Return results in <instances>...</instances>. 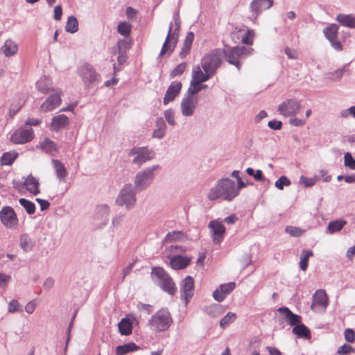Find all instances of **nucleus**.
I'll return each instance as SVG.
<instances>
[{"instance_id":"4468645a","label":"nucleus","mask_w":355,"mask_h":355,"mask_svg":"<svg viewBox=\"0 0 355 355\" xmlns=\"http://www.w3.org/2000/svg\"><path fill=\"white\" fill-rule=\"evenodd\" d=\"M198 98L192 95L184 97L181 103V111L184 116H191L198 105Z\"/></svg>"},{"instance_id":"0eeeda50","label":"nucleus","mask_w":355,"mask_h":355,"mask_svg":"<svg viewBox=\"0 0 355 355\" xmlns=\"http://www.w3.org/2000/svg\"><path fill=\"white\" fill-rule=\"evenodd\" d=\"M329 304V298L324 290L319 289L313 295L311 309L314 311H324Z\"/></svg>"},{"instance_id":"393cba45","label":"nucleus","mask_w":355,"mask_h":355,"mask_svg":"<svg viewBox=\"0 0 355 355\" xmlns=\"http://www.w3.org/2000/svg\"><path fill=\"white\" fill-rule=\"evenodd\" d=\"M69 124V119L64 114H60L53 118L51 122V128L55 131H58L64 128Z\"/></svg>"},{"instance_id":"8fccbe9b","label":"nucleus","mask_w":355,"mask_h":355,"mask_svg":"<svg viewBox=\"0 0 355 355\" xmlns=\"http://www.w3.org/2000/svg\"><path fill=\"white\" fill-rule=\"evenodd\" d=\"M187 68V63L186 62H182L181 64L176 66L175 68H174L170 73L171 78H175V76L182 75L184 71L186 70Z\"/></svg>"},{"instance_id":"0e129e2a","label":"nucleus","mask_w":355,"mask_h":355,"mask_svg":"<svg viewBox=\"0 0 355 355\" xmlns=\"http://www.w3.org/2000/svg\"><path fill=\"white\" fill-rule=\"evenodd\" d=\"M62 15V6L58 5L56 6L54 8V19L57 21H59L61 19Z\"/></svg>"},{"instance_id":"774afa93","label":"nucleus","mask_w":355,"mask_h":355,"mask_svg":"<svg viewBox=\"0 0 355 355\" xmlns=\"http://www.w3.org/2000/svg\"><path fill=\"white\" fill-rule=\"evenodd\" d=\"M290 124L293 126H303L305 124V121L293 117L290 119Z\"/></svg>"},{"instance_id":"6ab92c4d","label":"nucleus","mask_w":355,"mask_h":355,"mask_svg":"<svg viewBox=\"0 0 355 355\" xmlns=\"http://www.w3.org/2000/svg\"><path fill=\"white\" fill-rule=\"evenodd\" d=\"M234 282L222 284L213 293L214 298L218 302H222L235 288Z\"/></svg>"},{"instance_id":"603ef678","label":"nucleus","mask_w":355,"mask_h":355,"mask_svg":"<svg viewBox=\"0 0 355 355\" xmlns=\"http://www.w3.org/2000/svg\"><path fill=\"white\" fill-rule=\"evenodd\" d=\"M285 230L290 235L297 237L302 236L304 232V230L294 226H288Z\"/></svg>"},{"instance_id":"5701e85b","label":"nucleus","mask_w":355,"mask_h":355,"mask_svg":"<svg viewBox=\"0 0 355 355\" xmlns=\"http://www.w3.org/2000/svg\"><path fill=\"white\" fill-rule=\"evenodd\" d=\"M26 101V98L24 94H19L15 96L12 99V103L9 110L10 116H15L16 113L24 106Z\"/></svg>"},{"instance_id":"9d476101","label":"nucleus","mask_w":355,"mask_h":355,"mask_svg":"<svg viewBox=\"0 0 355 355\" xmlns=\"http://www.w3.org/2000/svg\"><path fill=\"white\" fill-rule=\"evenodd\" d=\"M135 201V195L130 185L125 186L116 199V203L119 205H125L128 208L132 206Z\"/></svg>"},{"instance_id":"4c0bfd02","label":"nucleus","mask_w":355,"mask_h":355,"mask_svg":"<svg viewBox=\"0 0 355 355\" xmlns=\"http://www.w3.org/2000/svg\"><path fill=\"white\" fill-rule=\"evenodd\" d=\"M39 148L49 153H52L57 150L55 144L49 138H45L40 143Z\"/></svg>"},{"instance_id":"7c9ffc66","label":"nucleus","mask_w":355,"mask_h":355,"mask_svg":"<svg viewBox=\"0 0 355 355\" xmlns=\"http://www.w3.org/2000/svg\"><path fill=\"white\" fill-rule=\"evenodd\" d=\"M140 347L135 343H128L123 345L117 346L116 348V355H125L128 353L137 351Z\"/></svg>"},{"instance_id":"a19ab883","label":"nucleus","mask_w":355,"mask_h":355,"mask_svg":"<svg viewBox=\"0 0 355 355\" xmlns=\"http://www.w3.org/2000/svg\"><path fill=\"white\" fill-rule=\"evenodd\" d=\"M53 164L58 178L59 179L64 180L67 175V172L64 164L57 159L53 160Z\"/></svg>"},{"instance_id":"b1692460","label":"nucleus","mask_w":355,"mask_h":355,"mask_svg":"<svg viewBox=\"0 0 355 355\" xmlns=\"http://www.w3.org/2000/svg\"><path fill=\"white\" fill-rule=\"evenodd\" d=\"M278 311L285 315L287 321L291 326H295L301 323V317L292 313L288 308L281 307L278 309Z\"/></svg>"},{"instance_id":"ea45409f","label":"nucleus","mask_w":355,"mask_h":355,"mask_svg":"<svg viewBox=\"0 0 355 355\" xmlns=\"http://www.w3.org/2000/svg\"><path fill=\"white\" fill-rule=\"evenodd\" d=\"M202 82L191 79L190 87L188 90L189 95H192L194 96V95L198 93L200 90L207 87V85H202Z\"/></svg>"},{"instance_id":"f704fd0d","label":"nucleus","mask_w":355,"mask_h":355,"mask_svg":"<svg viewBox=\"0 0 355 355\" xmlns=\"http://www.w3.org/2000/svg\"><path fill=\"white\" fill-rule=\"evenodd\" d=\"M151 275L153 279H156L159 281V283H162L165 280V279L169 277V275L160 267L153 268Z\"/></svg>"},{"instance_id":"680f3d73","label":"nucleus","mask_w":355,"mask_h":355,"mask_svg":"<svg viewBox=\"0 0 355 355\" xmlns=\"http://www.w3.org/2000/svg\"><path fill=\"white\" fill-rule=\"evenodd\" d=\"M300 182L303 183L306 187H312L315 183V180L314 179L308 178L304 176L301 177Z\"/></svg>"},{"instance_id":"a878e982","label":"nucleus","mask_w":355,"mask_h":355,"mask_svg":"<svg viewBox=\"0 0 355 355\" xmlns=\"http://www.w3.org/2000/svg\"><path fill=\"white\" fill-rule=\"evenodd\" d=\"M24 185L26 189L33 195L40 193L39 182L32 175H28L24 181Z\"/></svg>"},{"instance_id":"09e8293b","label":"nucleus","mask_w":355,"mask_h":355,"mask_svg":"<svg viewBox=\"0 0 355 355\" xmlns=\"http://www.w3.org/2000/svg\"><path fill=\"white\" fill-rule=\"evenodd\" d=\"M20 205L26 209L28 214H33L35 211V206L33 202L25 199L21 198L19 200Z\"/></svg>"},{"instance_id":"6e6d98bb","label":"nucleus","mask_w":355,"mask_h":355,"mask_svg":"<svg viewBox=\"0 0 355 355\" xmlns=\"http://www.w3.org/2000/svg\"><path fill=\"white\" fill-rule=\"evenodd\" d=\"M345 165L351 169H355V159L349 153L345 154Z\"/></svg>"},{"instance_id":"c03bdc74","label":"nucleus","mask_w":355,"mask_h":355,"mask_svg":"<svg viewBox=\"0 0 355 355\" xmlns=\"http://www.w3.org/2000/svg\"><path fill=\"white\" fill-rule=\"evenodd\" d=\"M221 191L220 185L218 182L214 187L210 189L208 193V198L211 200H215L218 198L223 199V196Z\"/></svg>"},{"instance_id":"412c9836","label":"nucleus","mask_w":355,"mask_h":355,"mask_svg":"<svg viewBox=\"0 0 355 355\" xmlns=\"http://www.w3.org/2000/svg\"><path fill=\"white\" fill-rule=\"evenodd\" d=\"M194 290V280L191 276H187L183 281L181 292L186 303L193 296Z\"/></svg>"},{"instance_id":"5fc2aeb1","label":"nucleus","mask_w":355,"mask_h":355,"mask_svg":"<svg viewBox=\"0 0 355 355\" xmlns=\"http://www.w3.org/2000/svg\"><path fill=\"white\" fill-rule=\"evenodd\" d=\"M254 33L253 31L248 30L242 37V42L247 45H252L253 44V38Z\"/></svg>"},{"instance_id":"ddd939ff","label":"nucleus","mask_w":355,"mask_h":355,"mask_svg":"<svg viewBox=\"0 0 355 355\" xmlns=\"http://www.w3.org/2000/svg\"><path fill=\"white\" fill-rule=\"evenodd\" d=\"M157 167L154 166L137 174L136 176L135 184L139 190L144 189L149 185L153 178V173L157 169Z\"/></svg>"},{"instance_id":"c756f323","label":"nucleus","mask_w":355,"mask_h":355,"mask_svg":"<svg viewBox=\"0 0 355 355\" xmlns=\"http://www.w3.org/2000/svg\"><path fill=\"white\" fill-rule=\"evenodd\" d=\"M119 331L123 336H129L132 332V322L128 318H123L118 324Z\"/></svg>"},{"instance_id":"f8f14e48","label":"nucleus","mask_w":355,"mask_h":355,"mask_svg":"<svg viewBox=\"0 0 355 355\" xmlns=\"http://www.w3.org/2000/svg\"><path fill=\"white\" fill-rule=\"evenodd\" d=\"M136 155L133 162L137 164H141L153 157V153L146 148L135 147L129 153L130 156Z\"/></svg>"},{"instance_id":"e433bc0d","label":"nucleus","mask_w":355,"mask_h":355,"mask_svg":"<svg viewBox=\"0 0 355 355\" xmlns=\"http://www.w3.org/2000/svg\"><path fill=\"white\" fill-rule=\"evenodd\" d=\"M346 223L347 222L342 219L331 221L328 225L327 231L329 234H334L341 230Z\"/></svg>"},{"instance_id":"a211bd4d","label":"nucleus","mask_w":355,"mask_h":355,"mask_svg":"<svg viewBox=\"0 0 355 355\" xmlns=\"http://www.w3.org/2000/svg\"><path fill=\"white\" fill-rule=\"evenodd\" d=\"M182 87V85L179 81H173L171 83L164 97L163 103L165 105L175 98L180 92Z\"/></svg>"},{"instance_id":"c85d7f7f","label":"nucleus","mask_w":355,"mask_h":355,"mask_svg":"<svg viewBox=\"0 0 355 355\" xmlns=\"http://www.w3.org/2000/svg\"><path fill=\"white\" fill-rule=\"evenodd\" d=\"M272 6V0H254L251 3V8L256 13L270 8Z\"/></svg>"},{"instance_id":"72a5a7b5","label":"nucleus","mask_w":355,"mask_h":355,"mask_svg":"<svg viewBox=\"0 0 355 355\" xmlns=\"http://www.w3.org/2000/svg\"><path fill=\"white\" fill-rule=\"evenodd\" d=\"M159 286L170 295H173L176 291V286L172 278L169 276L162 283H159Z\"/></svg>"},{"instance_id":"20e7f679","label":"nucleus","mask_w":355,"mask_h":355,"mask_svg":"<svg viewBox=\"0 0 355 355\" xmlns=\"http://www.w3.org/2000/svg\"><path fill=\"white\" fill-rule=\"evenodd\" d=\"M338 26L336 24H331L323 30V33L327 40L330 42L331 46L337 51L343 49L341 42L338 39Z\"/></svg>"},{"instance_id":"58836bf2","label":"nucleus","mask_w":355,"mask_h":355,"mask_svg":"<svg viewBox=\"0 0 355 355\" xmlns=\"http://www.w3.org/2000/svg\"><path fill=\"white\" fill-rule=\"evenodd\" d=\"M185 238V234L181 231H173L168 232L165 239L164 241L166 243H171L174 241H178L183 240Z\"/></svg>"},{"instance_id":"9b49d317","label":"nucleus","mask_w":355,"mask_h":355,"mask_svg":"<svg viewBox=\"0 0 355 355\" xmlns=\"http://www.w3.org/2000/svg\"><path fill=\"white\" fill-rule=\"evenodd\" d=\"M300 109V103L299 101L293 99H288L280 104L278 107V112L285 116H290L297 114Z\"/></svg>"},{"instance_id":"4d7b16f0","label":"nucleus","mask_w":355,"mask_h":355,"mask_svg":"<svg viewBox=\"0 0 355 355\" xmlns=\"http://www.w3.org/2000/svg\"><path fill=\"white\" fill-rule=\"evenodd\" d=\"M354 352V349L349 345L344 344L338 349L339 355H345Z\"/></svg>"},{"instance_id":"c9c22d12","label":"nucleus","mask_w":355,"mask_h":355,"mask_svg":"<svg viewBox=\"0 0 355 355\" xmlns=\"http://www.w3.org/2000/svg\"><path fill=\"white\" fill-rule=\"evenodd\" d=\"M313 256V253L311 250H303L302 251L300 255V267L303 271H305L307 269L309 265V259Z\"/></svg>"},{"instance_id":"de8ad7c7","label":"nucleus","mask_w":355,"mask_h":355,"mask_svg":"<svg viewBox=\"0 0 355 355\" xmlns=\"http://www.w3.org/2000/svg\"><path fill=\"white\" fill-rule=\"evenodd\" d=\"M236 318L234 313L228 312L220 321V326L222 328H225L229 324L233 322Z\"/></svg>"},{"instance_id":"4be33fe9","label":"nucleus","mask_w":355,"mask_h":355,"mask_svg":"<svg viewBox=\"0 0 355 355\" xmlns=\"http://www.w3.org/2000/svg\"><path fill=\"white\" fill-rule=\"evenodd\" d=\"M191 261L190 257L175 255L171 259L170 265L175 270H180L186 268Z\"/></svg>"},{"instance_id":"473e14b6","label":"nucleus","mask_w":355,"mask_h":355,"mask_svg":"<svg viewBox=\"0 0 355 355\" xmlns=\"http://www.w3.org/2000/svg\"><path fill=\"white\" fill-rule=\"evenodd\" d=\"M336 20L344 26L355 28V18L350 15L340 14L336 17Z\"/></svg>"},{"instance_id":"f3484780","label":"nucleus","mask_w":355,"mask_h":355,"mask_svg":"<svg viewBox=\"0 0 355 355\" xmlns=\"http://www.w3.org/2000/svg\"><path fill=\"white\" fill-rule=\"evenodd\" d=\"M248 49L245 46H236L231 49L227 55V61L231 64L236 66L239 69H240V62L239 59L242 55L246 54Z\"/></svg>"},{"instance_id":"bb28decb","label":"nucleus","mask_w":355,"mask_h":355,"mask_svg":"<svg viewBox=\"0 0 355 355\" xmlns=\"http://www.w3.org/2000/svg\"><path fill=\"white\" fill-rule=\"evenodd\" d=\"M194 40V34L193 32H189L184 39L180 56L182 58H185L191 51V45Z\"/></svg>"},{"instance_id":"864d4df0","label":"nucleus","mask_w":355,"mask_h":355,"mask_svg":"<svg viewBox=\"0 0 355 355\" xmlns=\"http://www.w3.org/2000/svg\"><path fill=\"white\" fill-rule=\"evenodd\" d=\"M291 184V181L286 176H281L276 182L275 187L279 189L282 190L284 186H289Z\"/></svg>"},{"instance_id":"338daca9","label":"nucleus","mask_w":355,"mask_h":355,"mask_svg":"<svg viewBox=\"0 0 355 355\" xmlns=\"http://www.w3.org/2000/svg\"><path fill=\"white\" fill-rule=\"evenodd\" d=\"M36 201L39 203L42 211H44L49 209L50 204L47 200L37 198Z\"/></svg>"},{"instance_id":"dca6fc26","label":"nucleus","mask_w":355,"mask_h":355,"mask_svg":"<svg viewBox=\"0 0 355 355\" xmlns=\"http://www.w3.org/2000/svg\"><path fill=\"white\" fill-rule=\"evenodd\" d=\"M61 92L58 91L55 94L49 96L41 105L40 110L43 112H48L53 110L61 103Z\"/></svg>"},{"instance_id":"bf43d9fd","label":"nucleus","mask_w":355,"mask_h":355,"mask_svg":"<svg viewBox=\"0 0 355 355\" xmlns=\"http://www.w3.org/2000/svg\"><path fill=\"white\" fill-rule=\"evenodd\" d=\"M164 117L170 125H173L175 124L174 114L171 110H166L164 112Z\"/></svg>"},{"instance_id":"f257e3e1","label":"nucleus","mask_w":355,"mask_h":355,"mask_svg":"<svg viewBox=\"0 0 355 355\" xmlns=\"http://www.w3.org/2000/svg\"><path fill=\"white\" fill-rule=\"evenodd\" d=\"M227 55L225 51L223 49H215L202 58L200 64L204 70H207L215 74L222 62V60Z\"/></svg>"},{"instance_id":"3c124183","label":"nucleus","mask_w":355,"mask_h":355,"mask_svg":"<svg viewBox=\"0 0 355 355\" xmlns=\"http://www.w3.org/2000/svg\"><path fill=\"white\" fill-rule=\"evenodd\" d=\"M157 125L159 128L153 132V137L160 139L164 135L165 124L164 121L160 119L157 121Z\"/></svg>"},{"instance_id":"7ed1b4c3","label":"nucleus","mask_w":355,"mask_h":355,"mask_svg":"<svg viewBox=\"0 0 355 355\" xmlns=\"http://www.w3.org/2000/svg\"><path fill=\"white\" fill-rule=\"evenodd\" d=\"M176 32H178V29L173 31V24L171 23L166 38L159 55V57L164 56V55L169 56L173 53L178 40V33Z\"/></svg>"},{"instance_id":"69168bd1","label":"nucleus","mask_w":355,"mask_h":355,"mask_svg":"<svg viewBox=\"0 0 355 355\" xmlns=\"http://www.w3.org/2000/svg\"><path fill=\"white\" fill-rule=\"evenodd\" d=\"M19 306V304L17 300H12L8 305V311L10 313H13L18 311Z\"/></svg>"},{"instance_id":"cd10ccee","label":"nucleus","mask_w":355,"mask_h":355,"mask_svg":"<svg viewBox=\"0 0 355 355\" xmlns=\"http://www.w3.org/2000/svg\"><path fill=\"white\" fill-rule=\"evenodd\" d=\"M2 52L6 57L15 55L18 51V46L11 40L5 42L4 45L1 47Z\"/></svg>"},{"instance_id":"1a4fd4ad","label":"nucleus","mask_w":355,"mask_h":355,"mask_svg":"<svg viewBox=\"0 0 355 355\" xmlns=\"http://www.w3.org/2000/svg\"><path fill=\"white\" fill-rule=\"evenodd\" d=\"M34 138V132L32 128L17 129L10 137V141L16 144H23L31 141Z\"/></svg>"},{"instance_id":"a18cd8bd","label":"nucleus","mask_w":355,"mask_h":355,"mask_svg":"<svg viewBox=\"0 0 355 355\" xmlns=\"http://www.w3.org/2000/svg\"><path fill=\"white\" fill-rule=\"evenodd\" d=\"M18 153L15 152H8L3 154L1 158V165H11L17 157Z\"/></svg>"},{"instance_id":"49530a36","label":"nucleus","mask_w":355,"mask_h":355,"mask_svg":"<svg viewBox=\"0 0 355 355\" xmlns=\"http://www.w3.org/2000/svg\"><path fill=\"white\" fill-rule=\"evenodd\" d=\"M34 245L32 239L26 234L21 236L20 246L24 251H30Z\"/></svg>"},{"instance_id":"39448f33","label":"nucleus","mask_w":355,"mask_h":355,"mask_svg":"<svg viewBox=\"0 0 355 355\" xmlns=\"http://www.w3.org/2000/svg\"><path fill=\"white\" fill-rule=\"evenodd\" d=\"M0 218L2 223L8 228L15 229L18 225V218L10 207H3L0 211Z\"/></svg>"},{"instance_id":"423d86ee","label":"nucleus","mask_w":355,"mask_h":355,"mask_svg":"<svg viewBox=\"0 0 355 355\" xmlns=\"http://www.w3.org/2000/svg\"><path fill=\"white\" fill-rule=\"evenodd\" d=\"M223 200H232L239 194V189H236L233 180L228 178L222 179L219 181Z\"/></svg>"},{"instance_id":"79ce46f5","label":"nucleus","mask_w":355,"mask_h":355,"mask_svg":"<svg viewBox=\"0 0 355 355\" xmlns=\"http://www.w3.org/2000/svg\"><path fill=\"white\" fill-rule=\"evenodd\" d=\"M132 26L130 23L126 21H121L117 26L118 33L122 36L128 37L131 33Z\"/></svg>"},{"instance_id":"e2e57ef3","label":"nucleus","mask_w":355,"mask_h":355,"mask_svg":"<svg viewBox=\"0 0 355 355\" xmlns=\"http://www.w3.org/2000/svg\"><path fill=\"white\" fill-rule=\"evenodd\" d=\"M285 53L287 55V56L290 59H296L298 55L297 51H295L294 49H291L288 47H286L285 49Z\"/></svg>"},{"instance_id":"aec40b11","label":"nucleus","mask_w":355,"mask_h":355,"mask_svg":"<svg viewBox=\"0 0 355 355\" xmlns=\"http://www.w3.org/2000/svg\"><path fill=\"white\" fill-rule=\"evenodd\" d=\"M214 75L209 71L204 70L201 65L195 66L192 70L191 79L205 83Z\"/></svg>"},{"instance_id":"f03ea898","label":"nucleus","mask_w":355,"mask_h":355,"mask_svg":"<svg viewBox=\"0 0 355 355\" xmlns=\"http://www.w3.org/2000/svg\"><path fill=\"white\" fill-rule=\"evenodd\" d=\"M173 322L170 313L164 309L159 310L149 321L148 325L154 331L167 330Z\"/></svg>"},{"instance_id":"13d9d810","label":"nucleus","mask_w":355,"mask_h":355,"mask_svg":"<svg viewBox=\"0 0 355 355\" xmlns=\"http://www.w3.org/2000/svg\"><path fill=\"white\" fill-rule=\"evenodd\" d=\"M345 338L349 343H354L355 340V332L352 329H347L345 331Z\"/></svg>"},{"instance_id":"2f4dec72","label":"nucleus","mask_w":355,"mask_h":355,"mask_svg":"<svg viewBox=\"0 0 355 355\" xmlns=\"http://www.w3.org/2000/svg\"><path fill=\"white\" fill-rule=\"evenodd\" d=\"M293 333L295 334L298 338H302L304 339L311 338L310 330L304 324L302 323L295 325L293 328Z\"/></svg>"},{"instance_id":"6e6552de","label":"nucleus","mask_w":355,"mask_h":355,"mask_svg":"<svg viewBox=\"0 0 355 355\" xmlns=\"http://www.w3.org/2000/svg\"><path fill=\"white\" fill-rule=\"evenodd\" d=\"M211 230V238L214 243H220L224 239L225 227L219 220H212L208 225Z\"/></svg>"},{"instance_id":"37998d69","label":"nucleus","mask_w":355,"mask_h":355,"mask_svg":"<svg viewBox=\"0 0 355 355\" xmlns=\"http://www.w3.org/2000/svg\"><path fill=\"white\" fill-rule=\"evenodd\" d=\"M67 32L74 33L78 30V22L77 19L73 16L68 17L67 22L65 26Z\"/></svg>"},{"instance_id":"2eb2a0df","label":"nucleus","mask_w":355,"mask_h":355,"mask_svg":"<svg viewBox=\"0 0 355 355\" xmlns=\"http://www.w3.org/2000/svg\"><path fill=\"white\" fill-rule=\"evenodd\" d=\"M79 73L85 85L89 86L98 78V74L93 67L88 64H83L79 69Z\"/></svg>"},{"instance_id":"052dcab7","label":"nucleus","mask_w":355,"mask_h":355,"mask_svg":"<svg viewBox=\"0 0 355 355\" xmlns=\"http://www.w3.org/2000/svg\"><path fill=\"white\" fill-rule=\"evenodd\" d=\"M117 47L119 52L128 49L130 47V43L125 40H120L117 42Z\"/></svg>"}]
</instances>
